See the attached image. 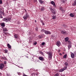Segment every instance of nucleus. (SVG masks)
<instances>
[{
  "mask_svg": "<svg viewBox=\"0 0 76 76\" xmlns=\"http://www.w3.org/2000/svg\"><path fill=\"white\" fill-rule=\"evenodd\" d=\"M3 21H5L6 22H9V21L12 22V21H11L12 19L10 18H4L3 19Z\"/></svg>",
  "mask_w": 76,
  "mask_h": 76,
  "instance_id": "f257e3e1",
  "label": "nucleus"
},
{
  "mask_svg": "<svg viewBox=\"0 0 76 76\" xmlns=\"http://www.w3.org/2000/svg\"><path fill=\"white\" fill-rule=\"evenodd\" d=\"M46 54L48 55V57L50 59H52V57L53 56V54L50 52H46Z\"/></svg>",
  "mask_w": 76,
  "mask_h": 76,
  "instance_id": "f03ea898",
  "label": "nucleus"
},
{
  "mask_svg": "<svg viewBox=\"0 0 76 76\" xmlns=\"http://www.w3.org/2000/svg\"><path fill=\"white\" fill-rule=\"evenodd\" d=\"M50 10H51V12H52V13H53V15H55L56 14V12L57 11L56 9L54 8H52L50 7L49 8Z\"/></svg>",
  "mask_w": 76,
  "mask_h": 76,
  "instance_id": "7ed1b4c3",
  "label": "nucleus"
},
{
  "mask_svg": "<svg viewBox=\"0 0 76 76\" xmlns=\"http://www.w3.org/2000/svg\"><path fill=\"white\" fill-rule=\"evenodd\" d=\"M29 17V15L27 13H26V15L23 17V18L25 20H26Z\"/></svg>",
  "mask_w": 76,
  "mask_h": 76,
  "instance_id": "20e7f679",
  "label": "nucleus"
},
{
  "mask_svg": "<svg viewBox=\"0 0 76 76\" xmlns=\"http://www.w3.org/2000/svg\"><path fill=\"white\" fill-rule=\"evenodd\" d=\"M4 64H0V69L2 70L4 67Z\"/></svg>",
  "mask_w": 76,
  "mask_h": 76,
  "instance_id": "39448f33",
  "label": "nucleus"
},
{
  "mask_svg": "<svg viewBox=\"0 0 76 76\" xmlns=\"http://www.w3.org/2000/svg\"><path fill=\"white\" fill-rule=\"evenodd\" d=\"M14 38H15V39H19V35L17 34H14Z\"/></svg>",
  "mask_w": 76,
  "mask_h": 76,
  "instance_id": "423d86ee",
  "label": "nucleus"
},
{
  "mask_svg": "<svg viewBox=\"0 0 76 76\" xmlns=\"http://www.w3.org/2000/svg\"><path fill=\"white\" fill-rule=\"evenodd\" d=\"M56 44L58 47H60L61 45V42L59 41H57L56 43Z\"/></svg>",
  "mask_w": 76,
  "mask_h": 76,
  "instance_id": "0eeeda50",
  "label": "nucleus"
},
{
  "mask_svg": "<svg viewBox=\"0 0 76 76\" xmlns=\"http://www.w3.org/2000/svg\"><path fill=\"white\" fill-rule=\"evenodd\" d=\"M45 34L48 35H50V34H51V32L50 31L46 30V31H45Z\"/></svg>",
  "mask_w": 76,
  "mask_h": 76,
  "instance_id": "6e6552de",
  "label": "nucleus"
},
{
  "mask_svg": "<svg viewBox=\"0 0 76 76\" xmlns=\"http://www.w3.org/2000/svg\"><path fill=\"white\" fill-rule=\"evenodd\" d=\"M61 33L63 35H65L66 34V31H65L62 30L61 31Z\"/></svg>",
  "mask_w": 76,
  "mask_h": 76,
  "instance_id": "1a4fd4ad",
  "label": "nucleus"
},
{
  "mask_svg": "<svg viewBox=\"0 0 76 76\" xmlns=\"http://www.w3.org/2000/svg\"><path fill=\"white\" fill-rule=\"evenodd\" d=\"M39 59L41 61H44V58L42 56H40L39 57Z\"/></svg>",
  "mask_w": 76,
  "mask_h": 76,
  "instance_id": "9d476101",
  "label": "nucleus"
},
{
  "mask_svg": "<svg viewBox=\"0 0 76 76\" xmlns=\"http://www.w3.org/2000/svg\"><path fill=\"white\" fill-rule=\"evenodd\" d=\"M51 4L53 5V7H56V4L54 1H52L51 2Z\"/></svg>",
  "mask_w": 76,
  "mask_h": 76,
  "instance_id": "9b49d317",
  "label": "nucleus"
},
{
  "mask_svg": "<svg viewBox=\"0 0 76 76\" xmlns=\"http://www.w3.org/2000/svg\"><path fill=\"white\" fill-rule=\"evenodd\" d=\"M67 1V0H61V2L63 3H65Z\"/></svg>",
  "mask_w": 76,
  "mask_h": 76,
  "instance_id": "f8f14e48",
  "label": "nucleus"
},
{
  "mask_svg": "<svg viewBox=\"0 0 76 76\" xmlns=\"http://www.w3.org/2000/svg\"><path fill=\"white\" fill-rule=\"evenodd\" d=\"M7 47H8V48L10 49H11V45H10L9 44H7Z\"/></svg>",
  "mask_w": 76,
  "mask_h": 76,
  "instance_id": "ddd939ff",
  "label": "nucleus"
},
{
  "mask_svg": "<svg viewBox=\"0 0 76 76\" xmlns=\"http://www.w3.org/2000/svg\"><path fill=\"white\" fill-rule=\"evenodd\" d=\"M71 57L72 58L75 57V54L73 53H71Z\"/></svg>",
  "mask_w": 76,
  "mask_h": 76,
  "instance_id": "4468645a",
  "label": "nucleus"
},
{
  "mask_svg": "<svg viewBox=\"0 0 76 76\" xmlns=\"http://www.w3.org/2000/svg\"><path fill=\"white\" fill-rule=\"evenodd\" d=\"M1 25L2 27H4L5 26V24L4 23H2L1 24Z\"/></svg>",
  "mask_w": 76,
  "mask_h": 76,
  "instance_id": "2eb2a0df",
  "label": "nucleus"
},
{
  "mask_svg": "<svg viewBox=\"0 0 76 76\" xmlns=\"http://www.w3.org/2000/svg\"><path fill=\"white\" fill-rule=\"evenodd\" d=\"M39 3H40V4H43L44 3V1H42V0H39Z\"/></svg>",
  "mask_w": 76,
  "mask_h": 76,
  "instance_id": "dca6fc26",
  "label": "nucleus"
},
{
  "mask_svg": "<svg viewBox=\"0 0 76 76\" xmlns=\"http://www.w3.org/2000/svg\"><path fill=\"white\" fill-rule=\"evenodd\" d=\"M3 32H7V30L6 28H3Z\"/></svg>",
  "mask_w": 76,
  "mask_h": 76,
  "instance_id": "f3484780",
  "label": "nucleus"
},
{
  "mask_svg": "<svg viewBox=\"0 0 76 76\" xmlns=\"http://www.w3.org/2000/svg\"><path fill=\"white\" fill-rule=\"evenodd\" d=\"M1 58H2V59L4 60H7V58L4 57H1Z\"/></svg>",
  "mask_w": 76,
  "mask_h": 76,
  "instance_id": "a211bd4d",
  "label": "nucleus"
},
{
  "mask_svg": "<svg viewBox=\"0 0 76 76\" xmlns=\"http://www.w3.org/2000/svg\"><path fill=\"white\" fill-rule=\"evenodd\" d=\"M69 15L70 16V17H72V18H73V17H74V15L72 13H71Z\"/></svg>",
  "mask_w": 76,
  "mask_h": 76,
  "instance_id": "6ab92c4d",
  "label": "nucleus"
},
{
  "mask_svg": "<svg viewBox=\"0 0 76 76\" xmlns=\"http://www.w3.org/2000/svg\"><path fill=\"white\" fill-rule=\"evenodd\" d=\"M43 35H40L39 36V38L42 39V38H43Z\"/></svg>",
  "mask_w": 76,
  "mask_h": 76,
  "instance_id": "aec40b11",
  "label": "nucleus"
},
{
  "mask_svg": "<svg viewBox=\"0 0 76 76\" xmlns=\"http://www.w3.org/2000/svg\"><path fill=\"white\" fill-rule=\"evenodd\" d=\"M65 39V42H67L69 40V38L68 37H66Z\"/></svg>",
  "mask_w": 76,
  "mask_h": 76,
  "instance_id": "412c9836",
  "label": "nucleus"
},
{
  "mask_svg": "<svg viewBox=\"0 0 76 76\" xmlns=\"http://www.w3.org/2000/svg\"><path fill=\"white\" fill-rule=\"evenodd\" d=\"M46 30H45L44 29H42L41 30V31L42 32H44L45 33V31Z\"/></svg>",
  "mask_w": 76,
  "mask_h": 76,
  "instance_id": "4be33fe9",
  "label": "nucleus"
},
{
  "mask_svg": "<svg viewBox=\"0 0 76 76\" xmlns=\"http://www.w3.org/2000/svg\"><path fill=\"white\" fill-rule=\"evenodd\" d=\"M45 9V8H44V7H42L41 8V11H44Z\"/></svg>",
  "mask_w": 76,
  "mask_h": 76,
  "instance_id": "5701e85b",
  "label": "nucleus"
},
{
  "mask_svg": "<svg viewBox=\"0 0 76 76\" xmlns=\"http://www.w3.org/2000/svg\"><path fill=\"white\" fill-rule=\"evenodd\" d=\"M65 65L66 66V67H67L68 66H69V64H68V63L67 62H65Z\"/></svg>",
  "mask_w": 76,
  "mask_h": 76,
  "instance_id": "b1692460",
  "label": "nucleus"
},
{
  "mask_svg": "<svg viewBox=\"0 0 76 76\" xmlns=\"http://www.w3.org/2000/svg\"><path fill=\"white\" fill-rule=\"evenodd\" d=\"M40 22L42 23V25H44V23L43 22V20H40Z\"/></svg>",
  "mask_w": 76,
  "mask_h": 76,
  "instance_id": "393cba45",
  "label": "nucleus"
},
{
  "mask_svg": "<svg viewBox=\"0 0 76 76\" xmlns=\"http://www.w3.org/2000/svg\"><path fill=\"white\" fill-rule=\"evenodd\" d=\"M76 5V1H75L74 3L72 4V5L73 6H75Z\"/></svg>",
  "mask_w": 76,
  "mask_h": 76,
  "instance_id": "a878e982",
  "label": "nucleus"
},
{
  "mask_svg": "<svg viewBox=\"0 0 76 76\" xmlns=\"http://www.w3.org/2000/svg\"><path fill=\"white\" fill-rule=\"evenodd\" d=\"M64 71V69H60L59 71V72H63Z\"/></svg>",
  "mask_w": 76,
  "mask_h": 76,
  "instance_id": "bb28decb",
  "label": "nucleus"
},
{
  "mask_svg": "<svg viewBox=\"0 0 76 76\" xmlns=\"http://www.w3.org/2000/svg\"><path fill=\"white\" fill-rule=\"evenodd\" d=\"M64 58H67V55L65 54L63 56Z\"/></svg>",
  "mask_w": 76,
  "mask_h": 76,
  "instance_id": "cd10ccee",
  "label": "nucleus"
},
{
  "mask_svg": "<svg viewBox=\"0 0 76 76\" xmlns=\"http://www.w3.org/2000/svg\"><path fill=\"white\" fill-rule=\"evenodd\" d=\"M67 66H65L64 67L63 69H64V70H66L67 69Z\"/></svg>",
  "mask_w": 76,
  "mask_h": 76,
  "instance_id": "c85d7f7f",
  "label": "nucleus"
},
{
  "mask_svg": "<svg viewBox=\"0 0 76 76\" xmlns=\"http://www.w3.org/2000/svg\"><path fill=\"white\" fill-rule=\"evenodd\" d=\"M59 76V74L58 73H56L54 76Z\"/></svg>",
  "mask_w": 76,
  "mask_h": 76,
  "instance_id": "c756f323",
  "label": "nucleus"
},
{
  "mask_svg": "<svg viewBox=\"0 0 76 76\" xmlns=\"http://www.w3.org/2000/svg\"><path fill=\"white\" fill-rule=\"evenodd\" d=\"M71 47H72V46H71V45H69L68 46V49L69 50V49L70 48H71Z\"/></svg>",
  "mask_w": 76,
  "mask_h": 76,
  "instance_id": "7c9ffc66",
  "label": "nucleus"
},
{
  "mask_svg": "<svg viewBox=\"0 0 76 76\" xmlns=\"http://www.w3.org/2000/svg\"><path fill=\"white\" fill-rule=\"evenodd\" d=\"M56 16H53L52 17V19H56Z\"/></svg>",
  "mask_w": 76,
  "mask_h": 76,
  "instance_id": "2f4dec72",
  "label": "nucleus"
},
{
  "mask_svg": "<svg viewBox=\"0 0 76 76\" xmlns=\"http://www.w3.org/2000/svg\"><path fill=\"white\" fill-rule=\"evenodd\" d=\"M39 53V54H42L43 56H44V55L43 54V53L42 51L40 52Z\"/></svg>",
  "mask_w": 76,
  "mask_h": 76,
  "instance_id": "473e14b6",
  "label": "nucleus"
},
{
  "mask_svg": "<svg viewBox=\"0 0 76 76\" xmlns=\"http://www.w3.org/2000/svg\"><path fill=\"white\" fill-rule=\"evenodd\" d=\"M35 29L36 30V31H38V27H36L35 28Z\"/></svg>",
  "mask_w": 76,
  "mask_h": 76,
  "instance_id": "72a5a7b5",
  "label": "nucleus"
},
{
  "mask_svg": "<svg viewBox=\"0 0 76 76\" xmlns=\"http://www.w3.org/2000/svg\"><path fill=\"white\" fill-rule=\"evenodd\" d=\"M2 3H3V1H1V0H0V4H2Z\"/></svg>",
  "mask_w": 76,
  "mask_h": 76,
  "instance_id": "f704fd0d",
  "label": "nucleus"
},
{
  "mask_svg": "<svg viewBox=\"0 0 76 76\" xmlns=\"http://www.w3.org/2000/svg\"><path fill=\"white\" fill-rule=\"evenodd\" d=\"M29 43H31V42H32V41H31V39L29 40Z\"/></svg>",
  "mask_w": 76,
  "mask_h": 76,
  "instance_id": "c9c22d12",
  "label": "nucleus"
},
{
  "mask_svg": "<svg viewBox=\"0 0 76 76\" xmlns=\"http://www.w3.org/2000/svg\"><path fill=\"white\" fill-rule=\"evenodd\" d=\"M45 44V42H44L42 43V45H44Z\"/></svg>",
  "mask_w": 76,
  "mask_h": 76,
  "instance_id": "e433bc0d",
  "label": "nucleus"
},
{
  "mask_svg": "<svg viewBox=\"0 0 76 76\" xmlns=\"http://www.w3.org/2000/svg\"><path fill=\"white\" fill-rule=\"evenodd\" d=\"M61 12H65V11H64V10H63V9L61 10Z\"/></svg>",
  "mask_w": 76,
  "mask_h": 76,
  "instance_id": "4c0bfd02",
  "label": "nucleus"
},
{
  "mask_svg": "<svg viewBox=\"0 0 76 76\" xmlns=\"http://www.w3.org/2000/svg\"><path fill=\"white\" fill-rule=\"evenodd\" d=\"M59 9L60 10H62L63 9V8L62 7H59Z\"/></svg>",
  "mask_w": 76,
  "mask_h": 76,
  "instance_id": "58836bf2",
  "label": "nucleus"
},
{
  "mask_svg": "<svg viewBox=\"0 0 76 76\" xmlns=\"http://www.w3.org/2000/svg\"><path fill=\"white\" fill-rule=\"evenodd\" d=\"M37 44V42H35V43H34V45H36V44Z\"/></svg>",
  "mask_w": 76,
  "mask_h": 76,
  "instance_id": "ea45409f",
  "label": "nucleus"
},
{
  "mask_svg": "<svg viewBox=\"0 0 76 76\" xmlns=\"http://www.w3.org/2000/svg\"><path fill=\"white\" fill-rule=\"evenodd\" d=\"M34 34L33 35H35V36H36L37 35V34H36V33H33Z\"/></svg>",
  "mask_w": 76,
  "mask_h": 76,
  "instance_id": "a19ab883",
  "label": "nucleus"
},
{
  "mask_svg": "<svg viewBox=\"0 0 76 76\" xmlns=\"http://www.w3.org/2000/svg\"><path fill=\"white\" fill-rule=\"evenodd\" d=\"M36 75V74L35 73H33V75L35 76Z\"/></svg>",
  "mask_w": 76,
  "mask_h": 76,
  "instance_id": "79ce46f5",
  "label": "nucleus"
},
{
  "mask_svg": "<svg viewBox=\"0 0 76 76\" xmlns=\"http://www.w3.org/2000/svg\"><path fill=\"white\" fill-rule=\"evenodd\" d=\"M4 64H6L7 63H6V61H5L4 62Z\"/></svg>",
  "mask_w": 76,
  "mask_h": 76,
  "instance_id": "37998d69",
  "label": "nucleus"
},
{
  "mask_svg": "<svg viewBox=\"0 0 76 76\" xmlns=\"http://www.w3.org/2000/svg\"><path fill=\"white\" fill-rule=\"evenodd\" d=\"M24 10L25 11L26 13H27V11H26V10L25 9Z\"/></svg>",
  "mask_w": 76,
  "mask_h": 76,
  "instance_id": "c03bdc74",
  "label": "nucleus"
},
{
  "mask_svg": "<svg viewBox=\"0 0 76 76\" xmlns=\"http://www.w3.org/2000/svg\"><path fill=\"white\" fill-rule=\"evenodd\" d=\"M1 18H3V17H2V16L1 15H0Z\"/></svg>",
  "mask_w": 76,
  "mask_h": 76,
  "instance_id": "a18cd8bd",
  "label": "nucleus"
},
{
  "mask_svg": "<svg viewBox=\"0 0 76 76\" xmlns=\"http://www.w3.org/2000/svg\"><path fill=\"white\" fill-rule=\"evenodd\" d=\"M5 53H7V50H5Z\"/></svg>",
  "mask_w": 76,
  "mask_h": 76,
  "instance_id": "49530a36",
  "label": "nucleus"
},
{
  "mask_svg": "<svg viewBox=\"0 0 76 76\" xmlns=\"http://www.w3.org/2000/svg\"><path fill=\"white\" fill-rule=\"evenodd\" d=\"M59 55L60 56H62V54H61V53H60Z\"/></svg>",
  "mask_w": 76,
  "mask_h": 76,
  "instance_id": "de8ad7c7",
  "label": "nucleus"
},
{
  "mask_svg": "<svg viewBox=\"0 0 76 76\" xmlns=\"http://www.w3.org/2000/svg\"><path fill=\"white\" fill-rule=\"evenodd\" d=\"M23 76H28V75H23Z\"/></svg>",
  "mask_w": 76,
  "mask_h": 76,
  "instance_id": "09e8293b",
  "label": "nucleus"
},
{
  "mask_svg": "<svg viewBox=\"0 0 76 76\" xmlns=\"http://www.w3.org/2000/svg\"><path fill=\"white\" fill-rule=\"evenodd\" d=\"M58 52L59 53L60 52V50H58Z\"/></svg>",
  "mask_w": 76,
  "mask_h": 76,
  "instance_id": "8fccbe9b",
  "label": "nucleus"
},
{
  "mask_svg": "<svg viewBox=\"0 0 76 76\" xmlns=\"http://www.w3.org/2000/svg\"><path fill=\"white\" fill-rule=\"evenodd\" d=\"M68 42L69 44H70V41H68Z\"/></svg>",
  "mask_w": 76,
  "mask_h": 76,
  "instance_id": "3c124183",
  "label": "nucleus"
},
{
  "mask_svg": "<svg viewBox=\"0 0 76 76\" xmlns=\"http://www.w3.org/2000/svg\"><path fill=\"white\" fill-rule=\"evenodd\" d=\"M36 76H38V74L37 73H36Z\"/></svg>",
  "mask_w": 76,
  "mask_h": 76,
  "instance_id": "603ef678",
  "label": "nucleus"
},
{
  "mask_svg": "<svg viewBox=\"0 0 76 76\" xmlns=\"http://www.w3.org/2000/svg\"><path fill=\"white\" fill-rule=\"evenodd\" d=\"M34 22H35V23H36V22H37V20H35Z\"/></svg>",
  "mask_w": 76,
  "mask_h": 76,
  "instance_id": "864d4df0",
  "label": "nucleus"
},
{
  "mask_svg": "<svg viewBox=\"0 0 76 76\" xmlns=\"http://www.w3.org/2000/svg\"><path fill=\"white\" fill-rule=\"evenodd\" d=\"M14 1H16V0H13Z\"/></svg>",
  "mask_w": 76,
  "mask_h": 76,
  "instance_id": "5fc2aeb1",
  "label": "nucleus"
},
{
  "mask_svg": "<svg viewBox=\"0 0 76 76\" xmlns=\"http://www.w3.org/2000/svg\"><path fill=\"white\" fill-rule=\"evenodd\" d=\"M17 66H18V67H19V68H20V66H18L17 65Z\"/></svg>",
  "mask_w": 76,
  "mask_h": 76,
  "instance_id": "6e6d98bb",
  "label": "nucleus"
},
{
  "mask_svg": "<svg viewBox=\"0 0 76 76\" xmlns=\"http://www.w3.org/2000/svg\"><path fill=\"white\" fill-rule=\"evenodd\" d=\"M31 75L32 76H34L33 73V74H32Z\"/></svg>",
  "mask_w": 76,
  "mask_h": 76,
  "instance_id": "4d7b16f0",
  "label": "nucleus"
},
{
  "mask_svg": "<svg viewBox=\"0 0 76 76\" xmlns=\"http://www.w3.org/2000/svg\"><path fill=\"white\" fill-rule=\"evenodd\" d=\"M20 68H21V69H23V67H20Z\"/></svg>",
  "mask_w": 76,
  "mask_h": 76,
  "instance_id": "13d9d810",
  "label": "nucleus"
},
{
  "mask_svg": "<svg viewBox=\"0 0 76 76\" xmlns=\"http://www.w3.org/2000/svg\"><path fill=\"white\" fill-rule=\"evenodd\" d=\"M0 75H1V73L0 72Z\"/></svg>",
  "mask_w": 76,
  "mask_h": 76,
  "instance_id": "bf43d9fd",
  "label": "nucleus"
},
{
  "mask_svg": "<svg viewBox=\"0 0 76 76\" xmlns=\"http://www.w3.org/2000/svg\"><path fill=\"white\" fill-rule=\"evenodd\" d=\"M62 54H64V53L63 52V53H62Z\"/></svg>",
  "mask_w": 76,
  "mask_h": 76,
  "instance_id": "052dcab7",
  "label": "nucleus"
},
{
  "mask_svg": "<svg viewBox=\"0 0 76 76\" xmlns=\"http://www.w3.org/2000/svg\"><path fill=\"white\" fill-rule=\"evenodd\" d=\"M28 56H27V58H28Z\"/></svg>",
  "mask_w": 76,
  "mask_h": 76,
  "instance_id": "680f3d73",
  "label": "nucleus"
},
{
  "mask_svg": "<svg viewBox=\"0 0 76 76\" xmlns=\"http://www.w3.org/2000/svg\"><path fill=\"white\" fill-rule=\"evenodd\" d=\"M75 11H76V9H75Z\"/></svg>",
  "mask_w": 76,
  "mask_h": 76,
  "instance_id": "e2e57ef3",
  "label": "nucleus"
},
{
  "mask_svg": "<svg viewBox=\"0 0 76 76\" xmlns=\"http://www.w3.org/2000/svg\"><path fill=\"white\" fill-rule=\"evenodd\" d=\"M18 24H19V23H18Z\"/></svg>",
  "mask_w": 76,
  "mask_h": 76,
  "instance_id": "0e129e2a",
  "label": "nucleus"
},
{
  "mask_svg": "<svg viewBox=\"0 0 76 76\" xmlns=\"http://www.w3.org/2000/svg\"><path fill=\"white\" fill-rule=\"evenodd\" d=\"M18 22H19V21H18Z\"/></svg>",
  "mask_w": 76,
  "mask_h": 76,
  "instance_id": "69168bd1",
  "label": "nucleus"
}]
</instances>
